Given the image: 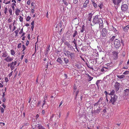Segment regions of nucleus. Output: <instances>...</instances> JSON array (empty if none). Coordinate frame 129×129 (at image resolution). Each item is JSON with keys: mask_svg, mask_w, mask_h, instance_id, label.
<instances>
[{"mask_svg": "<svg viewBox=\"0 0 129 129\" xmlns=\"http://www.w3.org/2000/svg\"><path fill=\"white\" fill-rule=\"evenodd\" d=\"M77 34V31L75 30L74 31V35H73V37H74Z\"/></svg>", "mask_w": 129, "mask_h": 129, "instance_id": "34", "label": "nucleus"}, {"mask_svg": "<svg viewBox=\"0 0 129 129\" xmlns=\"http://www.w3.org/2000/svg\"><path fill=\"white\" fill-rule=\"evenodd\" d=\"M3 55L2 56L4 57H6L8 56V54L6 51H5L2 53Z\"/></svg>", "mask_w": 129, "mask_h": 129, "instance_id": "22", "label": "nucleus"}, {"mask_svg": "<svg viewBox=\"0 0 129 129\" xmlns=\"http://www.w3.org/2000/svg\"><path fill=\"white\" fill-rule=\"evenodd\" d=\"M63 52L65 55L68 57H69V56L71 52L68 50H63Z\"/></svg>", "mask_w": 129, "mask_h": 129, "instance_id": "13", "label": "nucleus"}, {"mask_svg": "<svg viewBox=\"0 0 129 129\" xmlns=\"http://www.w3.org/2000/svg\"><path fill=\"white\" fill-rule=\"evenodd\" d=\"M114 44L115 47L118 49L121 45L120 40L116 39L114 41Z\"/></svg>", "mask_w": 129, "mask_h": 129, "instance_id": "5", "label": "nucleus"}, {"mask_svg": "<svg viewBox=\"0 0 129 129\" xmlns=\"http://www.w3.org/2000/svg\"><path fill=\"white\" fill-rule=\"evenodd\" d=\"M20 29V28H19V29H18L15 31V34H18V33L19 31V30Z\"/></svg>", "mask_w": 129, "mask_h": 129, "instance_id": "48", "label": "nucleus"}, {"mask_svg": "<svg viewBox=\"0 0 129 129\" xmlns=\"http://www.w3.org/2000/svg\"><path fill=\"white\" fill-rule=\"evenodd\" d=\"M13 71L11 72L9 74V77H10V76H11L12 75L13 73Z\"/></svg>", "mask_w": 129, "mask_h": 129, "instance_id": "59", "label": "nucleus"}, {"mask_svg": "<svg viewBox=\"0 0 129 129\" xmlns=\"http://www.w3.org/2000/svg\"><path fill=\"white\" fill-rule=\"evenodd\" d=\"M12 2H13V3H14L15 4L16 3L15 0H12Z\"/></svg>", "mask_w": 129, "mask_h": 129, "instance_id": "58", "label": "nucleus"}, {"mask_svg": "<svg viewBox=\"0 0 129 129\" xmlns=\"http://www.w3.org/2000/svg\"><path fill=\"white\" fill-rule=\"evenodd\" d=\"M16 5V4L14 3H12L11 5V7L13 11H14L15 10V6Z\"/></svg>", "mask_w": 129, "mask_h": 129, "instance_id": "29", "label": "nucleus"}, {"mask_svg": "<svg viewBox=\"0 0 129 129\" xmlns=\"http://www.w3.org/2000/svg\"><path fill=\"white\" fill-rule=\"evenodd\" d=\"M115 36H113L110 39V40L111 41H113L115 38Z\"/></svg>", "mask_w": 129, "mask_h": 129, "instance_id": "36", "label": "nucleus"}, {"mask_svg": "<svg viewBox=\"0 0 129 129\" xmlns=\"http://www.w3.org/2000/svg\"><path fill=\"white\" fill-rule=\"evenodd\" d=\"M104 93H105V95H108L109 94V93H108V92L106 91H105Z\"/></svg>", "mask_w": 129, "mask_h": 129, "instance_id": "63", "label": "nucleus"}, {"mask_svg": "<svg viewBox=\"0 0 129 129\" xmlns=\"http://www.w3.org/2000/svg\"><path fill=\"white\" fill-rule=\"evenodd\" d=\"M117 77L118 78L122 79L125 76L124 75H117Z\"/></svg>", "mask_w": 129, "mask_h": 129, "instance_id": "24", "label": "nucleus"}, {"mask_svg": "<svg viewBox=\"0 0 129 129\" xmlns=\"http://www.w3.org/2000/svg\"><path fill=\"white\" fill-rule=\"evenodd\" d=\"M121 8L122 11H125L128 9V6L126 4H122Z\"/></svg>", "mask_w": 129, "mask_h": 129, "instance_id": "6", "label": "nucleus"}, {"mask_svg": "<svg viewBox=\"0 0 129 129\" xmlns=\"http://www.w3.org/2000/svg\"><path fill=\"white\" fill-rule=\"evenodd\" d=\"M31 1L30 0H29L27 2V4L28 5H29L30 4Z\"/></svg>", "mask_w": 129, "mask_h": 129, "instance_id": "45", "label": "nucleus"}, {"mask_svg": "<svg viewBox=\"0 0 129 129\" xmlns=\"http://www.w3.org/2000/svg\"><path fill=\"white\" fill-rule=\"evenodd\" d=\"M111 29H112V30L113 31H114L115 33H116L117 31V30H116V28L114 27L113 26H111Z\"/></svg>", "mask_w": 129, "mask_h": 129, "instance_id": "28", "label": "nucleus"}, {"mask_svg": "<svg viewBox=\"0 0 129 129\" xmlns=\"http://www.w3.org/2000/svg\"><path fill=\"white\" fill-rule=\"evenodd\" d=\"M46 103V102L45 100H44L43 101V104L42 107Z\"/></svg>", "mask_w": 129, "mask_h": 129, "instance_id": "51", "label": "nucleus"}, {"mask_svg": "<svg viewBox=\"0 0 129 129\" xmlns=\"http://www.w3.org/2000/svg\"><path fill=\"white\" fill-rule=\"evenodd\" d=\"M65 45L68 47L69 49H71L73 48V47L71 46L70 44L67 42H66L64 43Z\"/></svg>", "mask_w": 129, "mask_h": 129, "instance_id": "12", "label": "nucleus"}, {"mask_svg": "<svg viewBox=\"0 0 129 129\" xmlns=\"http://www.w3.org/2000/svg\"><path fill=\"white\" fill-rule=\"evenodd\" d=\"M77 87L76 86H74L73 88V92L74 93L77 90Z\"/></svg>", "mask_w": 129, "mask_h": 129, "instance_id": "35", "label": "nucleus"}, {"mask_svg": "<svg viewBox=\"0 0 129 129\" xmlns=\"http://www.w3.org/2000/svg\"><path fill=\"white\" fill-rule=\"evenodd\" d=\"M63 103V102L62 101H61V102L60 103L59 106V107H60V106Z\"/></svg>", "mask_w": 129, "mask_h": 129, "instance_id": "55", "label": "nucleus"}, {"mask_svg": "<svg viewBox=\"0 0 129 129\" xmlns=\"http://www.w3.org/2000/svg\"><path fill=\"white\" fill-rule=\"evenodd\" d=\"M29 125V123L28 122H27V123H24V125H24V126H28V125Z\"/></svg>", "mask_w": 129, "mask_h": 129, "instance_id": "49", "label": "nucleus"}, {"mask_svg": "<svg viewBox=\"0 0 129 129\" xmlns=\"http://www.w3.org/2000/svg\"><path fill=\"white\" fill-rule=\"evenodd\" d=\"M4 13L5 14H7L8 13V9L6 7L4 9Z\"/></svg>", "mask_w": 129, "mask_h": 129, "instance_id": "31", "label": "nucleus"}, {"mask_svg": "<svg viewBox=\"0 0 129 129\" xmlns=\"http://www.w3.org/2000/svg\"><path fill=\"white\" fill-rule=\"evenodd\" d=\"M22 48L23 49V50H22V51H24V50L26 49V47L25 46V45H23V47Z\"/></svg>", "mask_w": 129, "mask_h": 129, "instance_id": "46", "label": "nucleus"}, {"mask_svg": "<svg viewBox=\"0 0 129 129\" xmlns=\"http://www.w3.org/2000/svg\"><path fill=\"white\" fill-rule=\"evenodd\" d=\"M3 98L2 100L4 102H5L6 101V99L5 98V97L3 98Z\"/></svg>", "mask_w": 129, "mask_h": 129, "instance_id": "60", "label": "nucleus"}, {"mask_svg": "<svg viewBox=\"0 0 129 129\" xmlns=\"http://www.w3.org/2000/svg\"><path fill=\"white\" fill-rule=\"evenodd\" d=\"M29 41H27V42L26 43V46H28V45L29 44Z\"/></svg>", "mask_w": 129, "mask_h": 129, "instance_id": "61", "label": "nucleus"}, {"mask_svg": "<svg viewBox=\"0 0 129 129\" xmlns=\"http://www.w3.org/2000/svg\"><path fill=\"white\" fill-rule=\"evenodd\" d=\"M10 53L11 55L15 56V52L13 49H11L10 50Z\"/></svg>", "mask_w": 129, "mask_h": 129, "instance_id": "21", "label": "nucleus"}, {"mask_svg": "<svg viewBox=\"0 0 129 129\" xmlns=\"http://www.w3.org/2000/svg\"><path fill=\"white\" fill-rule=\"evenodd\" d=\"M98 102V103L99 104V105H100L102 104V102L100 100H99V101Z\"/></svg>", "mask_w": 129, "mask_h": 129, "instance_id": "56", "label": "nucleus"}, {"mask_svg": "<svg viewBox=\"0 0 129 129\" xmlns=\"http://www.w3.org/2000/svg\"><path fill=\"white\" fill-rule=\"evenodd\" d=\"M17 63V61H13L11 63H9L8 65V67H10L11 71L13 70L15 68V66L16 65Z\"/></svg>", "mask_w": 129, "mask_h": 129, "instance_id": "3", "label": "nucleus"}, {"mask_svg": "<svg viewBox=\"0 0 129 129\" xmlns=\"http://www.w3.org/2000/svg\"><path fill=\"white\" fill-rule=\"evenodd\" d=\"M98 105H99V104L97 102L95 103L94 104V106H97Z\"/></svg>", "mask_w": 129, "mask_h": 129, "instance_id": "53", "label": "nucleus"}, {"mask_svg": "<svg viewBox=\"0 0 129 129\" xmlns=\"http://www.w3.org/2000/svg\"><path fill=\"white\" fill-rule=\"evenodd\" d=\"M8 11L10 14V15H12V10L11 8H10L9 9V10H8Z\"/></svg>", "mask_w": 129, "mask_h": 129, "instance_id": "32", "label": "nucleus"}, {"mask_svg": "<svg viewBox=\"0 0 129 129\" xmlns=\"http://www.w3.org/2000/svg\"><path fill=\"white\" fill-rule=\"evenodd\" d=\"M45 111L44 110H43L42 111V115H45Z\"/></svg>", "mask_w": 129, "mask_h": 129, "instance_id": "54", "label": "nucleus"}, {"mask_svg": "<svg viewBox=\"0 0 129 129\" xmlns=\"http://www.w3.org/2000/svg\"><path fill=\"white\" fill-rule=\"evenodd\" d=\"M92 4L93 5V6L95 8H96L98 6L97 4L95 3H93Z\"/></svg>", "mask_w": 129, "mask_h": 129, "instance_id": "41", "label": "nucleus"}, {"mask_svg": "<svg viewBox=\"0 0 129 129\" xmlns=\"http://www.w3.org/2000/svg\"><path fill=\"white\" fill-rule=\"evenodd\" d=\"M19 19L20 21L21 22H22L23 20V18L20 16H19Z\"/></svg>", "mask_w": 129, "mask_h": 129, "instance_id": "33", "label": "nucleus"}, {"mask_svg": "<svg viewBox=\"0 0 129 129\" xmlns=\"http://www.w3.org/2000/svg\"><path fill=\"white\" fill-rule=\"evenodd\" d=\"M72 43H74V44L76 43V41L75 39H74V40L72 42Z\"/></svg>", "mask_w": 129, "mask_h": 129, "instance_id": "57", "label": "nucleus"}, {"mask_svg": "<svg viewBox=\"0 0 129 129\" xmlns=\"http://www.w3.org/2000/svg\"><path fill=\"white\" fill-rule=\"evenodd\" d=\"M13 59V58L11 57L10 56H8L6 57V58H5L4 60L6 61L10 62L12 61Z\"/></svg>", "mask_w": 129, "mask_h": 129, "instance_id": "8", "label": "nucleus"}, {"mask_svg": "<svg viewBox=\"0 0 129 129\" xmlns=\"http://www.w3.org/2000/svg\"><path fill=\"white\" fill-rule=\"evenodd\" d=\"M100 16V15L95 16L93 18L92 22L94 24L99 23V28L102 29L103 27V21Z\"/></svg>", "mask_w": 129, "mask_h": 129, "instance_id": "1", "label": "nucleus"}, {"mask_svg": "<svg viewBox=\"0 0 129 129\" xmlns=\"http://www.w3.org/2000/svg\"><path fill=\"white\" fill-rule=\"evenodd\" d=\"M64 76L65 78V79H66L67 78L68 76L67 74H64Z\"/></svg>", "mask_w": 129, "mask_h": 129, "instance_id": "62", "label": "nucleus"}, {"mask_svg": "<svg viewBox=\"0 0 129 129\" xmlns=\"http://www.w3.org/2000/svg\"><path fill=\"white\" fill-rule=\"evenodd\" d=\"M101 110V109L100 108H98L97 110H94L93 112L94 114L95 115H96L97 114H99V113L100 112Z\"/></svg>", "mask_w": 129, "mask_h": 129, "instance_id": "15", "label": "nucleus"}, {"mask_svg": "<svg viewBox=\"0 0 129 129\" xmlns=\"http://www.w3.org/2000/svg\"><path fill=\"white\" fill-rule=\"evenodd\" d=\"M3 86V85L0 82V88L2 87Z\"/></svg>", "mask_w": 129, "mask_h": 129, "instance_id": "64", "label": "nucleus"}, {"mask_svg": "<svg viewBox=\"0 0 129 129\" xmlns=\"http://www.w3.org/2000/svg\"><path fill=\"white\" fill-rule=\"evenodd\" d=\"M129 73V71H126L124 72L123 74L124 75H127Z\"/></svg>", "mask_w": 129, "mask_h": 129, "instance_id": "42", "label": "nucleus"}, {"mask_svg": "<svg viewBox=\"0 0 129 129\" xmlns=\"http://www.w3.org/2000/svg\"><path fill=\"white\" fill-rule=\"evenodd\" d=\"M0 110L1 111V112L2 113H3L4 111V109L2 107H1V106H0Z\"/></svg>", "mask_w": 129, "mask_h": 129, "instance_id": "37", "label": "nucleus"}, {"mask_svg": "<svg viewBox=\"0 0 129 129\" xmlns=\"http://www.w3.org/2000/svg\"><path fill=\"white\" fill-rule=\"evenodd\" d=\"M129 28V25H127L125 27L123 28L124 31L125 32H127V30Z\"/></svg>", "mask_w": 129, "mask_h": 129, "instance_id": "23", "label": "nucleus"}, {"mask_svg": "<svg viewBox=\"0 0 129 129\" xmlns=\"http://www.w3.org/2000/svg\"><path fill=\"white\" fill-rule=\"evenodd\" d=\"M89 0H86L85 1L83 7L84 8L86 7L87 6V5L89 3Z\"/></svg>", "mask_w": 129, "mask_h": 129, "instance_id": "19", "label": "nucleus"}, {"mask_svg": "<svg viewBox=\"0 0 129 129\" xmlns=\"http://www.w3.org/2000/svg\"><path fill=\"white\" fill-rule=\"evenodd\" d=\"M120 84L117 82H116L114 85V87H115L116 90L118 91L120 87Z\"/></svg>", "mask_w": 129, "mask_h": 129, "instance_id": "10", "label": "nucleus"}, {"mask_svg": "<svg viewBox=\"0 0 129 129\" xmlns=\"http://www.w3.org/2000/svg\"><path fill=\"white\" fill-rule=\"evenodd\" d=\"M115 94V91L114 90H112L110 92V93L109 94V95H111L113 96Z\"/></svg>", "mask_w": 129, "mask_h": 129, "instance_id": "25", "label": "nucleus"}, {"mask_svg": "<svg viewBox=\"0 0 129 129\" xmlns=\"http://www.w3.org/2000/svg\"><path fill=\"white\" fill-rule=\"evenodd\" d=\"M103 3H101L100 4L98 5V6L101 9L103 8Z\"/></svg>", "mask_w": 129, "mask_h": 129, "instance_id": "27", "label": "nucleus"}, {"mask_svg": "<svg viewBox=\"0 0 129 129\" xmlns=\"http://www.w3.org/2000/svg\"><path fill=\"white\" fill-rule=\"evenodd\" d=\"M111 99L109 102L111 103L112 105H114V103L117 100V96L116 95H114L113 96H111Z\"/></svg>", "mask_w": 129, "mask_h": 129, "instance_id": "4", "label": "nucleus"}, {"mask_svg": "<svg viewBox=\"0 0 129 129\" xmlns=\"http://www.w3.org/2000/svg\"><path fill=\"white\" fill-rule=\"evenodd\" d=\"M118 52L115 51H113L112 52V54L114 57L116 58L118 57Z\"/></svg>", "mask_w": 129, "mask_h": 129, "instance_id": "17", "label": "nucleus"}, {"mask_svg": "<svg viewBox=\"0 0 129 129\" xmlns=\"http://www.w3.org/2000/svg\"><path fill=\"white\" fill-rule=\"evenodd\" d=\"M64 61L65 64H66L68 63L69 60L68 58H64Z\"/></svg>", "mask_w": 129, "mask_h": 129, "instance_id": "26", "label": "nucleus"}, {"mask_svg": "<svg viewBox=\"0 0 129 129\" xmlns=\"http://www.w3.org/2000/svg\"><path fill=\"white\" fill-rule=\"evenodd\" d=\"M71 59H74L75 57V54L74 53L71 52L69 56Z\"/></svg>", "mask_w": 129, "mask_h": 129, "instance_id": "14", "label": "nucleus"}, {"mask_svg": "<svg viewBox=\"0 0 129 129\" xmlns=\"http://www.w3.org/2000/svg\"><path fill=\"white\" fill-rule=\"evenodd\" d=\"M48 96V95L47 94H45L44 97V100H46Z\"/></svg>", "mask_w": 129, "mask_h": 129, "instance_id": "38", "label": "nucleus"}, {"mask_svg": "<svg viewBox=\"0 0 129 129\" xmlns=\"http://www.w3.org/2000/svg\"><path fill=\"white\" fill-rule=\"evenodd\" d=\"M31 18L29 16H28L27 17L26 20L27 21H29Z\"/></svg>", "mask_w": 129, "mask_h": 129, "instance_id": "40", "label": "nucleus"}, {"mask_svg": "<svg viewBox=\"0 0 129 129\" xmlns=\"http://www.w3.org/2000/svg\"><path fill=\"white\" fill-rule=\"evenodd\" d=\"M5 95V92H4L3 93V95H0V97H2V98H4V96Z\"/></svg>", "mask_w": 129, "mask_h": 129, "instance_id": "43", "label": "nucleus"}, {"mask_svg": "<svg viewBox=\"0 0 129 129\" xmlns=\"http://www.w3.org/2000/svg\"><path fill=\"white\" fill-rule=\"evenodd\" d=\"M100 81H101V80H98L96 82V84L98 87V84L99 83Z\"/></svg>", "mask_w": 129, "mask_h": 129, "instance_id": "47", "label": "nucleus"}, {"mask_svg": "<svg viewBox=\"0 0 129 129\" xmlns=\"http://www.w3.org/2000/svg\"><path fill=\"white\" fill-rule=\"evenodd\" d=\"M124 96L127 98H129V89H126L124 90Z\"/></svg>", "mask_w": 129, "mask_h": 129, "instance_id": "9", "label": "nucleus"}, {"mask_svg": "<svg viewBox=\"0 0 129 129\" xmlns=\"http://www.w3.org/2000/svg\"><path fill=\"white\" fill-rule=\"evenodd\" d=\"M78 2V0H74L73 3L75 4H76Z\"/></svg>", "mask_w": 129, "mask_h": 129, "instance_id": "52", "label": "nucleus"}, {"mask_svg": "<svg viewBox=\"0 0 129 129\" xmlns=\"http://www.w3.org/2000/svg\"><path fill=\"white\" fill-rule=\"evenodd\" d=\"M57 61L60 64H62V61L61 57H59L57 60Z\"/></svg>", "mask_w": 129, "mask_h": 129, "instance_id": "20", "label": "nucleus"}, {"mask_svg": "<svg viewBox=\"0 0 129 129\" xmlns=\"http://www.w3.org/2000/svg\"><path fill=\"white\" fill-rule=\"evenodd\" d=\"M110 33V32H108V30L106 29L105 28H103L101 31V36L103 38H104L106 37L108 34H109Z\"/></svg>", "mask_w": 129, "mask_h": 129, "instance_id": "2", "label": "nucleus"}, {"mask_svg": "<svg viewBox=\"0 0 129 129\" xmlns=\"http://www.w3.org/2000/svg\"><path fill=\"white\" fill-rule=\"evenodd\" d=\"M20 12V10L18 8H16L15 9V13L16 15L17 16L19 15V13Z\"/></svg>", "mask_w": 129, "mask_h": 129, "instance_id": "16", "label": "nucleus"}, {"mask_svg": "<svg viewBox=\"0 0 129 129\" xmlns=\"http://www.w3.org/2000/svg\"><path fill=\"white\" fill-rule=\"evenodd\" d=\"M121 0H113V3L115 5L118 6L121 2Z\"/></svg>", "mask_w": 129, "mask_h": 129, "instance_id": "7", "label": "nucleus"}, {"mask_svg": "<svg viewBox=\"0 0 129 129\" xmlns=\"http://www.w3.org/2000/svg\"><path fill=\"white\" fill-rule=\"evenodd\" d=\"M21 43L19 44L17 46V48L18 49L19 48L21 47Z\"/></svg>", "mask_w": 129, "mask_h": 129, "instance_id": "44", "label": "nucleus"}, {"mask_svg": "<svg viewBox=\"0 0 129 129\" xmlns=\"http://www.w3.org/2000/svg\"><path fill=\"white\" fill-rule=\"evenodd\" d=\"M37 127L38 129H45L44 127L40 124H38Z\"/></svg>", "mask_w": 129, "mask_h": 129, "instance_id": "18", "label": "nucleus"}, {"mask_svg": "<svg viewBox=\"0 0 129 129\" xmlns=\"http://www.w3.org/2000/svg\"><path fill=\"white\" fill-rule=\"evenodd\" d=\"M110 70V68L109 67H104L101 69V71L102 72H105L109 71Z\"/></svg>", "mask_w": 129, "mask_h": 129, "instance_id": "11", "label": "nucleus"}, {"mask_svg": "<svg viewBox=\"0 0 129 129\" xmlns=\"http://www.w3.org/2000/svg\"><path fill=\"white\" fill-rule=\"evenodd\" d=\"M88 81H91L93 79V77H91L90 76H89V77H88Z\"/></svg>", "mask_w": 129, "mask_h": 129, "instance_id": "30", "label": "nucleus"}, {"mask_svg": "<svg viewBox=\"0 0 129 129\" xmlns=\"http://www.w3.org/2000/svg\"><path fill=\"white\" fill-rule=\"evenodd\" d=\"M79 92V90L78 89H77V90H76V91L74 93L75 94L76 97L78 94Z\"/></svg>", "mask_w": 129, "mask_h": 129, "instance_id": "39", "label": "nucleus"}, {"mask_svg": "<svg viewBox=\"0 0 129 129\" xmlns=\"http://www.w3.org/2000/svg\"><path fill=\"white\" fill-rule=\"evenodd\" d=\"M23 33V28H22L20 32L19 33V34H21Z\"/></svg>", "mask_w": 129, "mask_h": 129, "instance_id": "50", "label": "nucleus"}]
</instances>
